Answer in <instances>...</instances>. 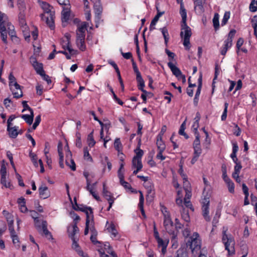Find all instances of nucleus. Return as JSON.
I'll use <instances>...</instances> for the list:
<instances>
[{
    "mask_svg": "<svg viewBox=\"0 0 257 257\" xmlns=\"http://www.w3.org/2000/svg\"><path fill=\"white\" fill-rule=\"evenodd\" d=\"M184 164V160L183 159H181L180 163V169L178 171L179 173L182 177L183 181H184V189L185 190V197L184 198V205L186 207L190 208L192 210H193L192 205L189 200L190 198L192 196L191 189L190 187V184L188 182L187 179V176L184 173L183 170V166Z\"/></svg>",
    "mask_w": 257,
    "mask_h": 257,
    "instance_id": "obj_7",
    "label": "nucleus"
},
{
    "mask_svg": "<svg viewBox=\"0 0 257 257\" xmlns=\"http://www.w3.org/2000/svg\"><path fill=\"white\" fill-rule=\"evenodd\" d=\"M160 30L165 39V44H167L169 39V35L168 32V30L165 27L163 28Z\"/></svg>",
    "mask_w": 257,
    "mask_h": 257,
    "instance_id": "obj_49",
    "label": "nucleus"
},
{
    "mask_svg": "<svg viewBox=\"0 0 257 257\" xmlns=\"http://www.w3.org/2000/svg\"><path fill=\"white\" fill-rule=\"evenodd\" d=\"M0 34L3 42L7 44L8 34L11 37L15 35V27L10 22L7 15L0 11Z\"/></svg>",
    "mask_w": 257,
    "mask_h": 257,
    "instance_id": "obj_2",
    "label": "nucleus"
},
{
    "mask_svg": "<svg viewBox=\"0 0 257 257\" xmlns=\"http://www.w3.org/2000/svg\"><path fill=\"white\" fill-rule=\"evenodd\" d=\"M30 156L34 165L37 167H38V165H39L41 168L40 172L41 173H44L45 172V169L42 160L38 159L37 156L34 154H30Z\"/></svg>",
    "mask_w": 257,
    "mask_h": 257,
    "instance_id": "obj_26",
    "label": "nucleus"
},
{
    "mask_svg": "<svg viewBox=\"0 0 257 257\" xmlns=\"http://www.w3.org/2000/svg\"><path fill=\"white\" fill-rule=\"evenodd\" d=\"M135 152L136 155L133 158L142 160V158L144 154L143 151L141 150L140 148H138L135 150Z\"/></svg>",
    "mask_w": 257,
    "mask_h": 257,
    "instance_id": "obj_54",
    "label": "nucleus"
},
{
    "mask_svg": "<svg viewBox=\"0 0 257 257\" xmlns=\"http://www.w3.org/2000/svg\"><path fill=\"white\" fill-rule=\"evenodd\" d=\"M132 168L134 169V174H137L143 168L142 160L133 158L132 160Z\"/></svg>",
    "mask_w": 257,
    "mask_h": 257,
    "instance_id": "obj_27",
    "label": "nucleus"
},
{
    "mask_svg": "<svg viewBox=\"0 0 257 257\" xmlns=\"http://www.w3.org/2000/svg\"><path fill=\"white\" fill-rule=\"evenodd\" d=\"M182 218L186 222H189L190 221V216L189 215L188 211L184 210L182 213Z\"/></svg>",
    "mask_w": 257,
    "mask_h": 257,
    "instance_id": "obj_62",
    "label": "nucleus"
},
{
    "mask_svg": "<svg viewBox=\"0 0 257 257\" xmlns=\"http://www.w3.org/2000/svg\"><path fill=\"white\" fill-rule=\"evenodd\" d=\"M70 37H71L70 34H65V36L63 38V40H62L61 45L64 49H67L68 50L70 54L73 55L74 54L75 51L71 48V46L70 45Z\"/></svg>",
    "mask_w": 257,
    "mask_h": 257,
    "instance_id": "obj_21",
    "label": "nucleus"
},
{
    "mask_svg": "<svg viewBox=\"0 0 257 257\" xmlns=\"http://www.w3.org/2000/svg\"><path fill=\"white\" fill-rule=\"evenodd\" d=\"M114 147L118 152L122 151V145L119 138H116L114 142Z\"/></svg>",
    "mask_w": 257,
    "mask_h": 257,
    "instance_id": "obj_48",
    "label": "nucleus"
},
{
    "mask_svg": "<svg viewBox=\"0 0 257 257\" xmlns=\"http://www.w3.org/2000/svg\"><path fill=\"white\" fill-rule=\"evenodd\" d=\"M106 230L110 234V237L113 239L118 240L120 235L117 230V226L113 222H107L105 226Z\"/></svg>",
    "mask_w": 257,
    "mask_h": 257,
    "instance_id": "obj_16",
    "label": "nucleus"
},
{
    "mask_svg": "<svg viewBox=\"0 0 257 257\" xmlns=\"http://www.w3.org/2000/svg\"><path fill=\"white\" fill-rule=\"evenodd\" d=\"M83 175L86 180V189L92 195V196L97 201L100 200V197L96 193L95 189L97 182H95L92 183L93 179L95 177V174L93 172L85 171Z\"/></svg>",
    "mask_w": 257,
    "mask_h": 257,
    "instance_id": "obj_9",
    "label": "nucleus"
},
{
    "mask_svg": "<svg viewBox=\"0 0 257 257\" xmlns=\"http://www.w3.org/2000/svg\"><path fill=\"white\" fill-rule=\"evenodd\" d=\"M10 89L12 91L14 97L19 98L22 96L23 93L20 86L18 84L13 86L10 87Z\"/></svg>",
    "mask_w": 257,
    "mask_h": 257,
    "instance_id": "obj_32",
    "label": "nucleus"
},
{
    "mask_svg": "<svg viewBox=\"0 0 257 257\" xmlns=\"http://www.w3.org/2000/svg\"><path fill=\"white\" fill-rule=\"evenodd\" d=\"M187 244L193 253L199 251L201 248V239L199 234L196 232L193 233L190 237Z\"/></svg>",
    "mask_w": 257,
    "mask_h": 257,
    "instance_id": "obj_12",
    "label": "nucleus"
},
{
    "mask_svg": "<svg viewBox=\"0 0 257 257\" xmlns=\"http://www.w3.org/2000/svg\"><path fill=\"white\" fill-rule=\"evenodd\" d=\"M0 174L2 185L5 188L12 189L13 186L9 179V174L7 172L6 164L4 163L1 166Z\"/></svg>",
    "mask_w": 257,
    "mask_h": 257,
    "instance_id": "obj_13",
    "label": "nucleus"
},
{
    "mask_svg": "<svg viewBox=\"0 0 257 257\" xmlns=\"http://www.w3.org/2000/svg\"><path fill=\"white\" fill-rule=\"evenodd\" d=\"M84 159L85 160L92 162V159L89 153V151L87 147L84 148Z\"/></svg>",
    "mask_w": 257,
    "mask_h": 257,
    "instance_id": "obj_51",
    "label": "nucleus"
},
{
    "mask_svg": "<svg viewBox=\"0 0 257 257\" xmlns=\"http://www.w3.org/2000/svg\"><path fill=\"white\" fill-rule=\"evenodd\" d=\"M39 193L40 197L43 199L49 198L51 195L50 191L45 184H42L40 186L39 188Z\"/></svg>",
    "mask_w": 257,
    "mask_h": 257,
    "instance_id": "obj_24",
    "label": "nucleus"
},
{
    "mask_svg": "<svg viewBox=\"0 0 257 257\" xmlns=\"http://www.w3.org/2000/svg\"><path fill=\"white\" fill-rule=\"evenodd\" d=\"M185 124L186 121H184L181 125L179 131V133L181 135H184V136L186 137V138H187L188 137L186 136V134L184 132V130L185 128Z\"/></svg>",
    "mask_w": 257,
    "mask_h": 257,
    "instance_id": "obj_61",
    "label": "nucleus"
},
{
    "mask_svg": "<svg viewBox=\"0 0 257 257\" xmlns=\"http://www.w3.org/2000/svg\"><path fill=\"white\" fill-rule=\"evenodd\" d=\"M230 18V13L228 12H226L223 16V18L221 22V25H224L226 24L227 22L228 21V19Z\"/></svg>",
    "mask_w": 257,
    "mask_h": 257,
    "instance_id": "obj_58",
    "label": "nucleus"
},
{
    "mask_svg": "<svg viewBox=\"0 0 257 257\" xmlns=\"http://www.w3.org/2000/svg\"><path fill=\"white\" fill-rule=\"evenodd\" d=\"M180 14L182 17V24L186 23L187 13L183 4L180 6Z\"/></svg>",
    "mask_w": 257,
    "mask_h": 257,
    "instance_id": "obj_42",
    "label": "nucleus"
},
{
    "mask_svg": "<svg viewBox=\"0 0 257 257\" xmlns=\"http://www.w3.org/2000/svg\"><path fill=\"white\" fill-rule=\"evenodd\" d=\"M18 203L20 211L22 213H26L28 212V209L26 206L25 199L23 198H20L18 199Z\"/></svg>",
    "mask_w": 257,
    "mask_h": 257,
    "instance_id": "obj_34",
    "label": "nucleus"
},
{
    "mask_svg": "<svg viewBox=\"0 0 257 257\" xmlns=\"http://www.w3.org/2000/svg\"><path fill=\"white\" fill-rule=\"evenodd\" d=\"M17 5L19 11V19L22 26V31L24 33L25 39L29 41L30 37V32L27 26L25 21V11L26 10V5L25 0H16Z\"/></svg>",
    "mask_w": 257,
    "mask_h": 257,
    "instance_id": "obj_6",
    "label": "nucleus"
},
{
    "mask_svg": "<svg viewBox=\"0 0 257 257\" xmlns=\"http://www.w3.org/2000/svg\"><path fill=\"white\" fill-rule=\"evenodd\" d=\"M9 230L13 244L15 245L16 247L19 248L20 247V241L19 237L14 230V226H11Z\"/></svg>",
    "mask_w": 257,
    "mask_h": 257,
    "instance_id": "obj_28",
    "label": "nucleus"
},
{
    "mask_svg": "<svg viewBox=\"0 0 257 257\" xmlns=\"http://www.w3.org/2000/svg\"><path fill=\"white\" fill-rule=\"evenodd\" d=\"M37 2L44 12V13L40 15L41 19L45 21L51 29H53L55 27V14L52 11L53 7L46 2L42 0H38Z\"/></svg>",
    "mask_w": 257,
    "mask_h": 257,
    "instance_id": "obj_4",
    "label": "nucleus"
},
{
    "mask_svg": "<svg viewBox=\"0 0 257 257\" xmlns=\"http://www.w3.org/2000/svg\"><path fill=\"white\" fill-rule=\"evenodd\" d=\"M97 250L100 257H116L108 242H105L103 245H99Z\"/></svg>",
    "mask_w": 257,
    "mask_h": 257,
    "instance_id": "obj_15",
    "label": "nucleus"
},
{
    "mask_svg": "<svg viewBox=\"0 0 257 257\" xmlns=\"http://www.w3.org/2000/svg\"><path fill=\"white\" fill-rule=\"evenodd\" d=\"M73 22L74 24H76L77 27L76 31V45L80 50L84 51L86 49L85 37L87 24L85 22L80 23L79 20L77 18L74 19Z\"/></svg>",
    "mask_w": 257,
    "mask_h": 257,
    "instance_id": "obj_5",
    "label": "nucleus"
},
{
    "mask_svg": "<svg viewBox=\"0 0 257 257\" xmlns=\"http://www.w3.org/2000/svg\"><path fill=\"white\" fill-rule=\"evenodd\" d=\"M244 43V40L242 38H239L236 43V47L237 48L236 52L237 53H238L240 51V48L243 45Z\"/></svg>",
    "mask_w": 257,
    "mask_h": 257,
    "instance_id": "obj_57",
    "label": "nucleus"
},
{
    "mask_svg": "<svg viewBox=\"0 0 257 257\" xmlns=\"http://www.w3.org/2000/svg\"><path fill=\"white\" fill-rule=\"evenodd\" d=\"M94 11L95 15V21L98 23L100 19L103 8L99 2L96 3L94 6Z\"/></svg>",
    "mask_w": 257,
    "mask_h": 257,
    "instance_id": "obj_29",
    "label": "nucleus"
},
{
    "mask_svg": "<svg viewBox=\"0 0 257 257\" xmlns=\"http://www.w3.org/2000/svg\"><path fill=\"white\" fill-rule=\"evenodd\" d=\"M124 162H120V167L118 171V177L119 178H122V177H124L123 174H124Z\"/></svg>",
    "mask_w": 257,
    "mask_h": 257,
    "instance_id": "obj_52",
    "label": "nucleus"
},
{
    "mask_svg": "<svg viewBox=\"0 0 257 257\" xmlns=\"http://www.w3.org/2000/svg\"><path fill=\"white\" fill-rule=\"evenodd\" d=\"M93 227V218L90 217L86 220V226L84 230V234L87 235L88 233L89 229L91 230Z\"/></svg>",
    "mask_w": 257,
    "mask_h": 257,
    "instance_id": "obj_38",
    "label": "nucleus"
},
{
    "mask_svg": "<svg viewBox=\"0 0 257 257\" xmlns=\"http://www.w3.org/2000/svg\"><path fill=\"white\" fill-rule=\"evenodd\" d=\"M173 185L176 189H178L177 191V197L176 199V202L177 205L182 206L183 203L184 204V201L183 200V192L181 188H179V184L176 178L173 176Z\"/></svg>",
    "mask_w": 257,
    "mask_h": 257,
    "instance_id": "obj_18",
    "label": "nucleus"
},
{
    "mask_svg": "<svg viewBox=\"0 0 257 257\" xmlns=\"http://www.w3.org/2000/svg\"><path fill=\"white\" fill-rule=\"evenodd\" d=\"M7 131L12 138H16L19 133H22L21 131L19 130V127L17 126H7Z\"/></svg>",
    "mask_w": 257,
    "mask_h": 257,
    "instance_id": "obj_31",
    "label": "nucleus"
},
{
    "mask_svg": "<svg viewBox=\"0 0 257 257\" xmlns=\"http://www.w3.org/2000/svg\"><path fill=\"white\" fill-rule=\"evenodd\" d=\"M227 185L228 190L230 193H233L234 191V185L232 181L226 183Z\"/></svg>",
    "mask_w": 257,
    "mask_h": 257,
    "instance_id": "obj_63",
    "label": "nucleus"
},
{
    "mask_svg": "<svg viewBox=\"0 0 257 257\" xmlns=\"http://www.w3.org/2000/svg\"><path fill=\"white\" fill-rule=\"evenodd\" d=\"M194 10L196 13L201 15L204 12L202 0H193Z\"/></svg>",
    "mask_w": 257,
    "mask_h": 257,
    "instance_id": "obj_30",
    "label": "nucleus"
},
{
    "mask_svg": "<svg viewBox=\"0 0 257 257\" xmlns=\"http://www.w3.org/2000/svg\"><path fill=\"white\" fill-rule=\"evenodd\" d=\"M6 218L8 222L9 229L10 230V227L11 226H13V223H14L13 217L12 215L11 214H9V215H8V216L7 215Z\"/></svg>",
    "mask_w": 257,
    "mask_h": 257,
    "instance_id": "obj_59",
    "label": "nucleus"
},
{
    "mask_svg": "<svg viewBox=\"0 0 257 257\" xmlns=\"http://www.w3.org/2000/svg\"><path fill=\"white\" fill-rule=\"evenodd\" d=\"M168 65L173 74L178 78V80H182L183 82L186 81L185 76L182 73L180 70L173 64L171 62L168 63Z\"/></svg>",
    "mask_w": 257,
    "mask_h": 257,
    "instance_id": "obj_20",
    "label": "nucleus"
},
{
    "mask_svg": "<svg viewBox=\"0 0 257 257\" xmlns=\"http://www.w3.org/2000/svg\"><path fill=\"white\" fill-rule=\"evenodd\" d=\"M249 10L252 12L257 11V0H253L249 6Z\"/></svg>",
    "mask_w": 257,
    "mask_h": 257,
    "instance_id": "obj_55",
    "label": "nucleus"
},
{
    "mask_svg": "<svg viewBox=\"0 0 257 257\" xmlns=\"http://www.w3.org/2000/svg\"><path fill=\"white\" fill-rule=\"evenodd\" d=\"M137 81L138 82V86L140 90H141L144 93H147V91L144 90V87H145V82L142 77V76H139L136 78Z\"/></svg>",
    "mask_w": 257,
    "mask_h": 257,
    "instance_id": "obj_43",
    "label": "nucleus"
},
{
    "mask_svg": "<svg viewBox=\"0 0 257 257\" xmlns=\"http://www.w3.org/2000/svg\"><path fill=\"white\" fill-rule=\"evenodd\" d=\"M164 12H158L157 15L155 16L154 19L152 21L150 25V29L153 30L155 29V25L157 23L159 18L164 14Z\"/></svg>",
    "mask_w": 257,
    "mask_h": 257,
    "instance_id": "obj_41",
    "label": "nucleus"
},
{
    "mask_svg": "<svg viewBox=\"0 0 257 257\" xmlns=\"http://www.w3.org/2000/svg\"><path fill=\"white\" fill-rule=\"evenodd\" d=\"M194 155L200 156L202 153V149L200 146L194 147Z\"/></svg>",
    "mask_w": 257,
    "mask_h": 257,
    "instance_id": "obj_64",
    "label": "nucleus"
},
{
    "mask_svg": "<svg viewBox=\"0 0 257 257\" xmlns=\"http://www.w3.org/2000/svg\"><path fill=\"white\" fill-rule=\"evenodd\" d=\"M78 228L76 223L72 226H69L68 228V231L69 236L71 238L75 237L74 235L78 232Z\"/></svg>",
    "mask_w": 257,
    "mask_h": 257,
    "instance_id": "obj_37",
    "label": "nucleus"
},
{
    "mask_svg": "<svg viewBox=\"0 0 257 257\" xmlns=\"http://www.w3.org/2000/svg\"><path fill=\"white\" fill-rule=\"evenodd\" d=\"M73 208L77 211H81L85 212L86 215V219H88L90 217L93 218L92 209L90 207H87L81 204H78L76 202L74 204L72 203Z\"/></svg>",
    "mask_w": 257,
    "mask_h": 257,
    "instance_id": "obj_19",
    "label": "nucleus"
},
{
    "mask_svg": "<svg viewBox=\"0 0 257 257\" xmlns=\"http://www.w3.org/2000/svg\"><path fill=\"white\" fill-rule=\"evenodd\" d=\"M123 178L124 177H122V178H119L121 185L122 186H123L124 187V188H125L128 191H131V192H133V193H137V191L136 190L133 189L131 187V185L129 184L128 183H127V182H125V181H124Z\"/></svg>",
    "mask_w": 257,
    "mask_h": 257,
    "instance_id": "obj_39",
    "label": "nucleus"
},
{
    "mask_svg": "<svg viewBox=\"0 0 257 257\" xmlns=\"http://www.w3.org/2000/svg\"><path fill=\"white\" fill-rule=\"evenodd\" d=\"M21 117L29 125L31 124L34 119V112L32 109H30L28 114H23Z\"/></svg>",
    "mask_w": 257,
    "mask_h": 257,
    "instance_id": "obj_33",
    "label": "nucleus"
},
{
    "mask_svg": "<svg viewBox=\"0 0 257 257\" xmlns=\"http://www.w3.org/2000/svg\"><path fill=\"white\" fill-rule=\"evenodd\" d=\"M176 257H187V253L184 248H180L177 251Z\"/></svg>",
    "mask_w": 257,
    "mask_h": 257,
    "instance_id": "obj_53",
    "label": "nucleus"
},
{
    "mask_svg": "<svg viewBox=\"0 0 257 257\" xmlns=\"http://www.w3.org/2000/svg\"><path fill=\"white\" fill-rule=\"evenodd\" d=\"M102 193L103 197L108 201L109 204H110V206L112 205L115 198L113 197L112 194L107 190L105 183L103 184Z\"/></svg>",
    "mask_w": 257,
    "mask_h": 257,
    "instance_id": "obj_25",
    "label": "nucleus"
},
{
    "mask_svg": "<svg viewBox=\"0 0 257 257\" xmlns=\"http://www.w3.org/2000/svg\"><path fill=\"white\" fill-rule=\"evenodd\" d=\"M9 79L10 87L18 84V83L16 82L15 77L12 74H10Z\"/></svg>",
    "mask_w": 257,
    "mask_h": 257,
    "instance_id": "obj_56",
    "label": "nucleus"
},
{
    "mask_svg": "<svg viewBox=\"0 0 257 257\" xmlns=\"http://www.w3.org/2000/svg\"><path fill=\"white\" fill-rule=\"evenodd\" d=\"M30 62L38 74L40 75L44 74V71L42 63L38 62L34 57L30 58Z\"/></svg>",
    "mask_w": 257,
    "mask_h": 257,
    "instance_id": "obj_22",
    "label": "nucleus"
},
{
    "mask_svg": "<svg viewBox=\"0 0 257 257\" xmlns=\"http://www.w3.org/2000/svg\"><path fill=\"white\" fill-rule=\"evenodd\" d=\"M192 35L191 30L186 24V23L181 24V31L180 36L183 40V44L186 50H189L191 45L190 43V38Z\"/></svg>",
    "mask_w": 257,
    "mask_h": 257,
    "instance_id": "obj_10",
    "label": "nucleus"
},
{
    "mask_svg": "<svg viewBox=\"0 0 257 257\" xmlns=\"http://www.w3.org/2000/svg\"><path fill=\"white\" fill-rule=\"evenodd\" d=\"M200 120V116L198 114H197L196 116L194 118V121L192 126V129L194 132L195 134H198V128L199 127V121Z\"/></svg>",
    "mask_w": 257,
    "mask_h": 257,
    "instance_id": "obj_40",
    "label": "nucleus"
},
{
    "mask_svg": "<svg viewBox=\"0 0 257 257\" xmlns=\"http://www.w3.org/2000/svg\"><path fill=\"white\" fill-rule=\"evenodd\" d=\"M4 104L6 107L9 110L13 109L14 108V104L9 98H7L4 100Z\"/></svg>",
    "mask_w": 257,
    "mask_h": 257,
    "instance_id": "obj_47",
    "label": "nucleus"
},
{
    "mask_svg": "<svg viewBox=\"0 0 257 257\" xmlns=\"http://www.w3.org/2000/svg\"><path fill=\"white\" fill-rule=\"evenodd\" d=\"M157 145L159 150L164 151L165 149V145L162 141V137H157Z\"/></svg>",
    "mask_w": 257,
    "mask_h": 257,
    "instance_id": "obj_44",
    "label": "nucleus"
},
{
    "mask_svg": "<svg viewBox=\"0 0 257 257\" xmlns=\"http://www.w3.org/2000/svg\"><path fill=\"white\" fill-rule=\"evenodd\" d=\"M140 193V202L139 203V207L143 215H145V211L143 208V203L144 201V196L141 191H139Z\"/></svg>",
    "mask_w": 257,
    "mask_h": 257,
    "instance_id": "obj_46",
    "label": "nucleus"
},
{
    "mask_svg": "<svg viewBox=\"0 0 257 257\" xmlns=\"http://www.w3.org/2000/svg\"><path fill=\"white\" fill-rule=\"evenodd\" d=\"M156 241L157 242L158 247L159 248H161V252L162 254L163 255L165 254L166 252L167 247L169 242V239L166 237H160L156 239Z\"/></svg>",
    "mask_w": 257,
    "mask_h": 257,
    "instance_id": "obj_23",
    "label": "nucleus"
},
{
    "mask_svg": "<svg viewBox=\"0 0 257 257\" xmlns=\"http://www.w3.org/2000/svg\"><path fill=\"white\" fill-rule=\"evenodd\" d=\"M87 143L90 148L93 147L96 144L93 136V132L89 134L87 137Z\"/></svg>",
    "mask_w": 257,
    "mask_h": 257,
    "instance_id": "obj_45",
    "label": "nucleus"
},
{
    "mask_svg": "<svg viewBox=\"0 0 257 257\" xmlns=\"http://www.w3.org/2000/svg\"><path fill=\"white\" fill-rule=\"evenodd\" d=\"M47 222L46 221H42V229L41 230L43 231L45 237L47 238L48 239H53L52 235L49 231V230L47 228Z\"/></svg>",
    "mask_w": 257,
    "mask_h": 257,
    "instance_id": "obj_35",
    "label": "nucleus"
},
{
    "mask_svg": "<svg viewBox=\"0 0 257 257\" xmlns=\"http://www.w3.org/2000/svg\"><path fill=\"white\" fill-rule=\"evenodd\" d=\"M222 240L225 245V249L229 254L234 252L235 241L233 237L230 234H227L224 231L222 234Z\"/></svg>",
    "mask_w": 257,
    "mask_h": 257,
    "instance_id": "obj_11",
    "label": "nucleus"
},
{
    "mask_svg": "<svg viewBox=\"0 0 257 257\" xmlns=\"http://www.w3.org/2000/svg\"><path fill=\"white\" fill-rule=\"evenodd\" d=\"M160 210L163 216V224L166 230L170 234L174 235L175 238L176 233L175 231L182 227V225L179 222L178 219H175V225H174L171 218L170 212L164 205H161ZM175 240V238H174Z\"/></svg>",
    "mask_w": 257,
    "mask_h": 257,
    "instance_id": "obj_1",
    "label": "nucleus"
},
{
    "mask_svg": "<svg viewBox=\"0 0 257 257\" xmlns=\"http://www.w3.org/2000/svg\"><path fill=\"white\" fill-rule=\"evenodd\" d=\"M58 152L59 156V165L62 168L64 167L63 163L64 154L66 155V164L72 171L76 170V166L74 160L72 158V153L69 150L67 143L63 146L62 143L59 142L58 145Z\"/></svg>",
    "mask_w": 257,
    "mask_h": 257,
    "instance_id": "obj_3",
    "label": "nucleus"
},
{
    "mask_svg": "<svg viewBox=\"0 0 257 257\" xmlns=\"http://www.w3.org/2000/svg\"><path fill=\"white\" fill-rule=\"evenodd\" d=\"M72 240V247L73 249H74L79 255L83 256V252L81 250L80 247L79 246V244H78L77 242L76 238L75 237H73V238H71Z\"/></svg>",
    "mask_w": 257,
    "mask_h": 257,
    "instance_id": "obj_36",
    "label": "nucleus"
},
{
    "mask_svg": "<svg viewBox=\"0 0 257 257\" xmlns=\"http://www.w3.org/2000/svg\"><path fill=\"white\" fill-rule=\"evenodd\" d=\"M219 15L217 13L215 14L213 18V23L215 30L218 29L219 28Z\"/></svg>",
    "mask_w": 257,
    "mask_h": 257,
    "instance_id": "obj_50",
    "label": "nucleus"
},
{
    "mask_svg": "<svg viewBox=\"0 0 257 257\" xmlns=\"http://www.w3.org/2000/svg\"><path fill=\"white\" fill-rule=\"evenodd\" d=\"M72 17L71 12V5H69L67 7H64L61 12V21L62 25L65 27L69 23L70 18Z\"/></svg>",
    "mask_w": 257,
    "mask_h": 257,
    "instance_id": "obj_17",
    "label": "nucleus"
},
{
    "mask_svg": "<svg viewBox=\"0 0 257 257\" xmlns=\"http://www.w3.org/2000/svg\"><path fill=\"white\" fill-rule=\"evenodd\" d=\"M30 216L34 219V222L38 223V214L34 210H30Z\"/></svg>",
    "mask_w": 257,
    "mask_h": 257,
    "instance_id": "obj_60",
    "label": "nucleus"
},
{
    "mask_svg": "<svg viewBox=\"0 0 257 257\" xmlns=\"http://www.w3.org/2000/svg\"><path fill=\"white\" fill-rule=\"evenodd\" d=\"M235 33L236 31L235 30H231L228 33L226 39L224 41L223 45L220 49V52L221 55L224 56L227 50L231 47L233 38Z\"/></svg>",
    "mask_w": 257,
    "mask_h": 257,
    "instance_id": "obj_14",
    "label": "nucleus"
},
{
    "mask_svg": "<svg viewBox=\"0 0 257 257\" xmlns=\"http://www.w3.org/2000/svg\"><path fill=\"white\" fill-rule=\"evenodd\" d=\"M203 195V198L201 202L202 214L204 219L206 221H209L210 220V217L209 215V206L210 203L209 198L211 195L209 186L207 185L205 186Z\"/></svg>",
    "mask_w": 257,
    "mask_h": 257,
    "instance_id": "obj_8",
    "label": "nucleus"
}]
</instances>
